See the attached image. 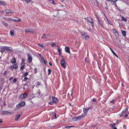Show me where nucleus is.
I'll use <instances>...</instances> for the list:
<instances>
[{
    "label": "nucleus",
    "instance_id": "24",
    "mask_svg": "<svg viewBox=\"0 0 129 129\" xmlns=\"http://www.w3.org/2000/svg\"><path fill=\"white\" fill-rule=\"evenodd\" d=\"M21 114H17V118H16V120H18V119L19 118V117H20V116L21 115Z\"/></svg>",
    "mask_w": 129,
    "mask_h": 129
},
{
    "label": "nucleus",
    "instance_id": "45",
    "mask_svg": "<svg viewBox=\"0 0 129 129\" xmlns=\"http://www.w3.org/2000/svg\"><path fill=\"white\" fill-rule=\"evenodd\" d=\"M92 101H93L94 102H96L97 101L94 98H93L92 99Z\"/></svg>",
    "mask_w": 129,
    "mask_h": 129
},
{
    "label": "nucleus",
    "instance_id": "50",
    "mask_svg": "<svg viewBox=\"0 0 129 129\" xmlns=\"http://www.w3.org/2000/svg\"><path fill=\"white\" fill-rule=\"evenodd\" d=\"M37 85L38 86L40 85L41 83L40 82H38L37 83Z\"/></svg>",
    "mask_w": 129,
    "mask_h": 129
},
{
    "label": "nucleus",
    "instance_id": "8",
    "mask_svg": "<svg viewBox=\"0 0 129 129\" xmlns=\"http://www.w3.org/2000/svg\"><path fill=\"white\" fill-rule=\"evenodd\" d=\"M73 119L74 120H75L76 121L78 120H79L80 119H82V118L80 116H79L78 117H74L73 118Z\"/></svg>",
    "mask_w": 129,
    "mask_h": 129
},
{
    "label": "nucleus",
    "instance_id": "39",
    "mask_svg": "<svg viewBox=\"0 0 129 129\" xmlns=\"http://www.w3.org/2000/svg\"><path fill=\"white\" fill-rule=\"evenodd\" d=\"M37 69L36 68H35L34 69V73H35V74H36L37 73Z\"/></svg>",
    "mask_w": 129,
    "mask_h": 129
},
{
    "label": "nucleus",
    "instance_id": "19",
    "mask_svg": "<svg viewBox=\"0 0 129 129\" xmlns=\"http://www.w3.org/2000/svg\"><path fill=\"white\" fill-rule=\"evenodd\" d=\"M4 19L7 21H12V19L10 18H4Z\"/></svg>",
    "mask_w": 129,
    "mask_h": 129
},
{
    "label": "nucleus",
    "instance_id": "57",
    "mask_svg": "<svg viewBox=\"0 0 129 129\" xmlns=\"http://www.w3.org/2000/svg\"><path fill=\"white\" fill-rule=\"evenodd\" d=\"M3 88V87L2 86H0V90H1Z\"/></svg>",
    "mask_w": 129,
    "mask_h": 129
},
{
    "label": "nucleus",
    "instance_id": "29",
    "mask_svg": "<svg viewBox=\"0 0 129 129\" xmlns=\"http://www.w3.org/2000/svg\"><path fill=\"white\" fill-rule=\"evenodd\" d=\"M106 18L107 19V22H108V23L110 25H112V23L111 22V21H110L109 20H108V19L106 17Z\"/></svg>",
    "mask_w": 129,
    "mask_h": 129
},
{
    "label": "nucleus",
    "instance_id": "28",
    "mask_svg": "<svg viewBox=\"0 0 129 129\" xmlns=\"http://www.w3.org/2000/svg\"><path fill=\"white\" fill-rule=\"evenodd\" d=\"M2 23L3 24H4L5 26L8 27V25L7 23H5L4 21H2Z\"/></svg>",
    "mask_w": 129,
    "mask_h": 129
},
{
    "label": "nucleus",
    "instance_id": "58",
    "mask_svg": "<svg viewBox=\"0 0 129 129\" xmlns=\"http://www.w3.org/2000/svg\"><path fill=\"white\" fill-rule=\"evenodd\" d=\"M96 18H97V20H98V21L99 20H100L99 19V18H98V17H97V16L96 15Z\"/></svg>",
    "mask_w": 129,
    "mask_h": 129
},
{
    "label": "nucleus",
    "instance_id": "21",
    "mask_svg": "<svg viewBox=\"0 0 129 129\" xmlns=\"http://www.w3.org/2000/svg\"><path fill=\"white\" fill-rule=\"evenodd\" d=\"M14 30H12V29L10 31V34L12 36H14Z\"/></svg>",
    "mask_w": 129,
    "mask_h": 129
},
{
    "label": "nucleus",
    "instance_id": "37",
    "mask_svg": "<svg viewBox=\"0 0 129 129\" xmlns=\"http://www.w3.org/2000/svg\"><path fill=\"white\" fill-rule=\"evenodd\" d=\"M28 75V73L27 72H26L25 73H24L23 74V76H27Z\"/></svg>",
    "mask_w": 129,
    "mask_h": 129
},
{
    "label": "nucleus",
    "instance_id": "23",
    "mask_svg": "<svg viewBox=\"0 0 129 129\" xmlns=\"http://www.w3.org/2000/svg\"><path fill=\"white\" fill-rule=\"evenodd\" d=\"M121 32L123 35L124 37H125L126 36V32L125 31L123 30H121Z\"/></svg>",
    "mask_w": 129,
    "mask_h": 129
},
{
    "label": "nucleus",
    "instance_id": "3",
    "mask_svg": "<svg viewBox=\"0 0 129 129\" xmlns=\"http://www.w3.org/2000/svg\"><path fill=\"white\" fill-rule=\"evenodd\" d=\"M27 56L28 57V62L29 63H30L32 61V57L31 55H30V54H28L27 55Z\"/></svg>",
    "mask_w": 129,
    "mask_h": 129
},
{
    "label": "nucleus",
    "instance_id": "13",
    "mask_svg": "<svg viewBox=\"0 0 129 129\" xmlns=\"http://www.w3.org/2000/svg\"><path fill=\"white\" fill-rule=\"evenodd\" d=\"M91 108V107H89L86 109L84 108L83 109V111L85 113H87V111Z\"/></svg>",
    "mask_w": 129,
    "mask_h": 129
},
{
    "label": "nucleus",
    "instance_id": "12",
    "mask_svg": "<svg viewBox=\"0 0 129 129\" xmlns=\"http://www.w3.org/2000/svg\"><path fill=\"white\" fill-rule=\"evenodd\" d=\"M85 19H87V21L90 23L93 21L92 18L90 17H87V18H86Z\"/></svg>",
    "mask_w": 129,
    "mask_h": 129
},
{
    "label": "nucleus",
    "instance_id": "60",
    "mask_svg": "<svg viewBox=\"0 0 129 129\" xmlns=\"http://www.w3.org/2000/svg\"><path fill=\"white\" fill-rule=\"evenodd\" d=\"M13 78V77H12L10 78L9 79V80L11 81V80H12V79Z\"/></svg>",
    "mask_w": 129,
    "mask_h": 129
},
{
    "label": "nucleus",
    "instance_id": "18",
    "mask_svg": "<svg viewBox=\"0 0 129 129\" xmlns=\"http://www.w3.org/2000/svg\"><path fill=\"white\" fill-rule=\"evenodd\" d=\"M6 4L5 2L3 1H0V5L4 6L6 5Z\"/></svg>",
    "mask_w": 129,
    "mask_h": 129
},
{
    "label": "nucleus",
    "instance_id": "4",
    "mask_svg": "<svg viewBox=\"0 0 129 129\" xmlns=\"http://www.w3.org/2000/svg\"><path fill=\"white\" fill-rule=\"evenodd\" d=\"M60 64L63 68H65L66 67V63L63 59H61V61Z\"/></svg>",
    "mask_w": 129,
    "mask_h": 129
},
{
    "label": "nucleus",
    "instance_id": "36",
    "mask_svg": "<svg viewBox=\"0 0 129 129\" xmlns=\"http://www.w3.org/2000/svg\"><path fill=\"white\" fill-rule=\"evenodd\" d=\"M73 127V126H66L65 127V128H69Z\"/></svg>",
    "mask_w": 129,
    "mask_h": 129
},
{
    "label": "nucleus",
    "instance_id": "31",
    "mask_svg": "<svg viewBox=\"0 0 129 129\" xmlns=\"http://www.w3.org/2000/svg\"><path fill=\"white\" fill-rule=\"evenodd\" d=\"M99 23L101 25H102V26H103V23L100 20H99L98 21Z\"/></svg>",
    "mask_w": 129,
    "mask_h": 129
},
{
    "label": "nucleus",
    "instance_id": "47",
    "mask_svg": "<svg viewBox=\"0 0 129 129\" xmlns=\"http://www.w3.org/2000/svg\"><path fill=\"white\" fill-rule=\"evenodd\" d=\"M55 43L54 42H52L51 43V45L53 47L54 46H55Z\"/></svg>",
    "mask_w": 129,
    "mask_h": 129
},
{
    "label": "nucleus",
    "instance_id": "22",
    "mask_svg": "<svg viewBox=\"0 0 129 129\" xmlns=\"http://www.w3.org/2000/svg\"><path fill=\"white\" fill-rule=\"evenodd\" d=\"M17 19H12V21L13 20L15 22H19L20 21V19L17 18Z\"/></svg>",
    "mask_w": 129,
    "mask_h": 129
},
{
    "label": "nucleus",
    "instance_id": "41",
    "mask_svg": "<svg viewBox=\"0 0 129 129\" xmlns=\"http://www.w3.org/2000/svg\"><path fill=\"white\" fill-rule=\"evenodd\" d=\"M27 3H30L31 0H24Z\"/></svg>",
    "mask_w": 129,
    "mask_h": 129
},
{
    "label": "nucleus",
    "instance_id": "6",
    "mask_svg": "<svg viewBox=\"0 0 129 129\" xmlns=\"http://www.w3.org/2000/svg\"><path fill=\"white\" fill-rule=\"evenodd\" d=\"M16 62V59L15 57H13L10 59V62L11 63H15Z\"/></svg>",
    "mask_w": 129,
    "mask_h": 129
},
{
    "label": "nucleus",
    "instance_id": "1",
    "mask_svg": "<svg viewBox=\"0 0 129 129\" xmlns=\"http://www.w3.org/2000/svg\"><path fill=\"white\" fill-rule=\"evenodd\" d=\"M82 37L83 39L86 40L89 39L87 34L85 32L82 33Z\"/></svg>",
    "mask_w": 129,
    "mask_h": 129
},
{
    "label": "nucleus",
    "instance_id": "34",
    "mask_svg": "<svg viewBox=\"0 0 129 129\" xmlns=\"http://www.w3.org/2000/svg\"><path fill=\"white\" fill-rule=\"evenodd\" d=\"M86 115V114H83L80 116L82 118H83V117H84V116H85Z\"/></svg>",
    "mask_w": 129,
    "mask_h": 129
},
{
    "label": "nucleus",
    "instance_id": "55",
    "mask_svg": "<svg viewBox=\"0 0 129 129\" xmlns=\"http://www.w3.org/2000/svg\"><path fill=\"white\" fill-rule=\"evenodd\" d=\"M49 64L51 66H52V63L51 62H49Z\"/></svg>",
    "mask_w": 129,
    "mask_h": 129
},
{
    "label": "nucleus",
    "instance_id": "20",
    "mask_svg": "<svg viewBox=\"0 0 129 129\" xmlns=\"http://www.w3.org/2000/svg\"><path fill=\"white\" fill-rule=\"evenodd\" d=\"M4 47H5V46H4L1 48L2 50L1 51V52L2 53H4L6 50L5 48Z\"/></svg>",
    "mask_w": 129,
    "mask_h": 129
},
{
    "label": "nucleus",
    "instance_id": "43",
    "mask_svg": "<svg viewBox=\"0 0 129 129\" xmlns=\"http://www.w3.org/2000/svg\"><path fill=\"white\" fill-rule=\"evenodd\" d=\"M28 79V78L26 77H25L23 81H26Z\"/></svg>",
    "mask_w": 129,
    "mask_h": 129
},
{
    "label": "nucleus",
    "instance_id": "9",
    "mask_svg": "<svg viewBox=\"0 0 129 129\" xmlns=\"http://www.w3.org/2000/svg\"><path fill=\"white\" fill-rule=\"evenodd\" d=\"M27 96V95L24 94H22L20 95L19 97V98L21 99H23L26 97Z\"/></svg>",
    "mask_w": 129,
    "mask_h": 129
},
{
    "label": "nucleus",
    "instance_id": "54",
    "mask_svg": "<svg viewBox=\"0 0 129 129\" xmlns=\"http://www.w3.org/2000/svg\"><path fill=\"white\" fill-rule=\"evenodd\" d=\"M127 116L128 114H126L125 115V117L126 118L127 117Z\"/></svg>",
    "mask_w": 129,
    "mask_h": 129
},
{
    "label": "nucleus",
    "instance_id": "46",
    "mask_svg": "<svg viewBox=\"0 0 129 129\" xmlns=\"http://www.w3.org/2000/svg\"><path fill=\"white\" fill-rule=\"evenodd\" d=\"M17 81V79L16 78H15L13 79V81L14 82H15Z\"/></svg>",
    "mask_w": 129,
    "mask_h": 129
},
{
    "label": "nucleus",
    "instance_id": "40",
    "mask_svg": "<svg viewBox=\"0 0 129 129\" xmlns=\"http://www.w3.org/2000/svg\"><path fill=\"white\" fill-rule=\"evenodd\" d=\"M39 55L41 57V59L42 60H44L43 57L40 54H39Z\"/></svg>",
    "mask_w": 129,
    "mask_h": 129
},
{
    "label": "nucleus",
    "instance_id": "11",
    "mask_svg": "<svg viewBox=\"0 0 129 129\" xmlns=\"http://www.w3.org/2000/svg\"><path fill=\"white\" fill-rule=\"evenodd\" d=\"M4 48H5L6 50H7L10 52H12V49L10 48H11V47H9L8 46H5Z\"/></svg>",
    "mask_w": 129,
    "mask_h": 129
},
{
    "label": "nucleus",
    "instance_id": "26",
    "mask_svg": "<svg viewBox=\"0 0 129 129\" xmlns=\"http://www.w3.org/2000/svg\"><path fill=\"white\" fill-rule=\"evenodd\" d=\"M111 3L113 5L117 6L116 3L115 1H111Z\"/></svg>",
    "mask_w": 129,
    "mask_h": 129
},
{
    "label": "nucleus",
    "instance_id": "16",
    "mask_svg": "<svg viewBox=\"0 0 129 129\" xmlns=\"http://www.w3.org/2000/svg\"><path fill=\"white\" fill-rule=\"evenodd\" d=\"M11 113L10 112H9L8 111H4L2 112V114L3 115H4V114H11Z\"/></svg>",
    "mask_w": 129,
    "mask_h": 129
},
{
    "label": "nucleus",
    "instance_id": "2",
    "mask_svg": "<svg viewBox=\"0 0 129 129\" xmlns=\"http://www.w3.org/2000/svg\"><path fill=\"white\" fill-rule=\"evenodd\" d=\"M33 29L32 28H28L25 29V33H33Z\"/></svg>",
    "mask_w": 129,
    "mask_h": 129
},
{
    "label": "nucleus",
    "instance_id": "32",
    "mask_svg": "<svg viewBox=\"0 0 129 129\" xmlns=\"http://www.w3.org/2000/svg\"><path fill=\"white\" fill-rule=\"evenodd\" d=\"M46 35L44 34H43L42 35V38L43 39H46V38L45 37Z\"/></svg>",
    "mask_w": 129,
    "mask_h": 129
},
{
    "label": "nucleus",
    "instance_id": "49",
    "mask_svg": "<svg viewBox=\"0 0 129 129\" xmlns=\"http://www.w3.org/2000/svg\"><path fill=\"white\" fill-rule=\"evenodd\" d=\"M115 125V124L114 123H113L112 124H111L110 126H111L112 127H114Z\"/></svg>",
    "mask_w": 129,
    "mask_h": 129
},
{
    "label": "nucleus",
    "instance_id": "17",
    "mask_svg": "<svg viewBox=\"0 0 129 129\" xmlns=\"http://www.w3.org/2000/svg\"><path fill=\"white\" fill-rule=\"evenodd\" d=\"M127 110V108H125L124 109V110L123 111H122V112L121 113V115H120L121 116H122L125 113L126 110Z\"/></svg>",
    "mask_w": 129,
    "mask_h": 129
},
{
    "label": "nucleus",
    "instance_id": "42",
    "mask_svg": "<svg viewBox=\"0 0 129 129\" xmlns=\"http://www.w3.org/2000/svg\"><path fill=\"white\" fill-rule=\"evenodd\" d=\"M90 23L91 24V26L92 27H93L94 26V22L92 21H91Z\"/></svg>",
    "mask_w": 129,
    "mask_h": 129
},
{
    "label": "nucleus",
    "instance_id": "15",
    "mask_svg": "<svg viewBox=\"0 0 129 129\" xmlns=\"http://www.w3.org/2000/svg\"><path fill=\"white\" fill-rule=\"evenodd\" d=\"M52 99L53 102L56 103H57L58 102L57 99L54 97H52Z\"/></svg>",
    "mask_w": 129,
    "mask_h": 129
},
{
    "label": "nucleus",
    "instance_id": "30",
    "mask_svg": "<svg viewBox=\"0 0 129 129\" xmlns=\"http://www.w3.org/2000/svg\"><path fill=\"white\" fill-rule=\"evenodd\" d=\"M121 20L123 21H127V19L126 18H125L124 17L122 16V17Z\"/></svg>",
    "mask_w": 129,
    "mask_h": 129
},
{
    "label": "nucleus",
    "instance_id": "10",
    "mask_svg": "<svg viewBox=\"0 0 129 129\" xmlns=\"http://www.w3.org/2000/svg\"><path fill=\"white\" fill-rule=\"evenodd\" d=\"M5 12L7 14L12 13H14L13 11L9 9H6L5 10Z\"/></svg>",
    "mask_w": 129,
    "mask_h": 129
},
{
    "label": "nucleus",
    "instance_id": "25",
    "mask_svg": "<svg viewBox=\"0 0 129 129\" xmlns=\"http://www.w3.org/2000/svg\"><path fill=\"white\" fill-rule=\"evenodd\" d=\"M12 66L14 67V69H17L18 67V65L17 63L13 64Z\"/></svg>",
    "mask_w": 129,
    "mask_h": 129
},
{
    "label": "nucleus",
    "instance_id": "14",
    "mask_svg": "<svg viewBox=\"0 0 129 129\" xmlns=\"http://www.w3.org/2000/svg\"><path fill=\"white\" fill-rule=\"evenodd\" d=\"M25 63L24 62H22L20 66V70L23 71L24 69V67L25 66Z\"/></svg>",
    "mask_w": 129,
    "mask_h": 129
},
{
    "label": "nucleus",
    "instance_id": "44",
    "mask_svg": "<svg viewBox=\"0 0 129 129\" xmlns=\"http://www.w3.org/2000/svg\"><path fill=\"white\" fill-rule=\"evenodd\" d=\"M50 2L52 4H54V1H53V0H49Z\"/></svg>",
    "mask_w": 129,
    "mask_h": 129
},
{
    "label": "nucleus",
    "instance_id": "35",
    "mask_svg": "<svg viewBox=\"0 0 129 129\" xmlns=\"http://www.w3.org/2000/svg\"><path fill=\"white\" fill-rule=\"evenodd\" d=\"M48 75H49L51 74V71L50 69H49L48 70Z\"/></svg>",
    "mask_w": 129,
    "mask_h": 129
},
{
    "label": "nucleus",
    "instance_id": "51",
    "mask_svg": "<svg viewBox=\"0 0 129 129\" xmlns=\"http://www.w3.org/2000/svg\"><path fill=\"white\" fill-rule=\"evenodd\" d=\"M39 45H40L41 46V47H42L43 48H44L45 47V46H44L43 45H41V44H39Z\"/></svg>",
    "mask_w": 129,
    "mask_h": 129
},
{
    "label": "nucleus",
    "instance_id": "64",
    "mask_svg": "<svg viewBox=\"0 0 129 129\" xmlns=\"http://www.w3.org/2000/svg\"><path fill=\"white\" fill-rule=\"evenodd\" d=\"M114 29L115 30V33H117V31H116L115 29Z\"/></svg>",
    "mask_w": 129,
    "mask_h": 129
},
{
    "label": "nucleus",
    "instance_id": "62",
    "mask_svg": "<svg viewBox=\"0 0 129 129\" xmlns=\"http://www.w3.org/2000/svg\"><path fill=\"white\" fill-rule=\"evenodd\" d=\"M44 60L43 62H44V63H45V64H46V63L45 62V60L44 59V60Z\"/></svg>",
    "mask_w": 129,
    "mask_h": 129
},
{
    "label": "nucleus",
    "instance_id": "61",
    "mask_svg": "<svg viewBox=\"0 0 129 129\" xmlns=\"http://www.w3.org/2000/svg\"><path fill=\"white\" fill-rule=\"evenodd\" d=\"M50 105H52L53 104V103L52 102H50L49 103Z\"/></svg>",
    "mask_w": 129,
    "mask_h": 129
},
{
    "label": "nucleus",
    "instance_id": "48",
    "mask_svg": "<svg viewBox=\"0 0 129 129\" xmlns=\"http://www.w3.org/2000/svg\"><path fill=\"white\" fill-rule=\"evenodd\" d=\"M10 69L11 70H12L14 69V67H13L12 66L10 67Z\"/></svg>",
    "mask_w": 129,
    "mask_h": 129
},
{
    "label": "nucleus",
    "instance_id": "63",
    "mask_svg": "<svg viewBox=\"0 0 129 129\" xmlns=\"http://www.w3.org/2000/svg\"><path fill=\"white\" fill-rule=\"evenodd\" d=\"M114 55L116 57H117V58L118 57V56L116 54Z\"/></svg>",
    "mask_w": 129,
    "mask_h": 129
},
{
    "label": "nucleus",
    "instance_id": "5",
    "mask_svg": "<svg viewBox=\"0 0 129 129\" xmlns=\"http://www.w3.org/2000/svg\"><path fill=\"white\" fill-rule=\"evenodd\" d=\"M25 105V103L24 102H22L16 105V107L18 108L21 107V106H24Z\"/></svg>",
    "mask_w": 129,
    "mask_h": 129
},
{
    "label": "nucleus",
    "instance_id": "38",
    "mask_svg": "<svg viewBox=\"0 0 129 129\" xmlns=\"http://www.w3.org/2000/svg\"><path fill=\"white\" fill-rule=\"evenodd\" d=\"M110 50L111 51L112 53L114 55L116 53L114 52L113 51V50L112 49H110Z\"/></svg>",
    "mask_w": 129,
    "mask_h": 129
},
{
    "label": "nucleus",
    "instance_id": "53",
    "mask_svg": "<svg viewBox=\"0 0 129 129\" xmlns=\"http://www.w3.org/2000/svg\"><path fill=\"white\" fill-rule=\"evenodd\" d=\"M7 74V72L6 71H5L3 74L4 75H6Z\"/></svg>",
    "mask_w": 129,
    "mask_h": 129
},
{
    "label": "nucleus",
    "instance_id": "56",
    "mask_svg": "<svg viewBox=\"0 0 129 129\" xmlns=\"http://www.w3.org/2000/svg\"><path fill=\"white\" fill-rule=\"evenodd\" d=\"M85 61H86V62H87L88 61V59L86 58H85Z\"/></svg>",
    "mask_w": 129,
    "mask_h": 129
},
{
    "label": "nucleus",
    "instance_id": "52",
    "mask_svg": "<svg viewBox=\"0 0 129 129\" xmlns=\"http://www.w3.org/2000/svg\"><path fill=\"white\" fill-rule=\"evenodd\" d=\"M110 102L112 103H113L114 102V100H112L110 101Z\"/></svg>",
    "mask_w": 129,
    "mask_h": 129
},
{
    "label": "nucleus",
    "instance_id": "59",
    "mask_svg": "<svg viewBox=\"0 0 129 129\" xmlns=\"http://www.w3.org/2000/svg\"><path fill=\"white\" fill-rule=\"evenodd\" d=\"M3 120H2L1 119H0V123H1L2 122Z\"/></svg>",
    "mask_w": 129,
    "mask_h": 129
},
{
    "label": "nucleus",
    "instance_id": "33",
    "mask_svg": "<svg viewBox=\"0 0 129 129\" xmlns=\"http://www.w3.org/2000/svg\"><path fill=\"white\" fill-rule=\"evenodd\" d=\"M52 115L53 117H55V118H56V114L54 112H53L52 113Z\"/></svg>",
    "mask_w": 129,
    "mask_h": 129
},
{
    "label": "nucleus",
    "instance_id": "27",
    "mask_svg": "<svg viewBox=\"0 0 129 129\" xmlns=\"http://www.w3.org/2000/svg\"><path fill=\"white\" fill-rule=\"evenodd\" d=\"M57 50H58V52L59 53V55H60L61 54V51L59 47H58L57 48Z\"/></svg>",
    "mask_w": 129,
    "mask_h": 129
},
{
    "label": "nucleus",
    "instance_id": "7",
    "mask_svg": "<svg viewBox=\"0 0 129 129\" xmlns=\"http://www.w3.org/2000/svg\"><path fill=\"white\" fill-rule=\"evenodd\" d=\"M65 51L66 52L69 54H70V48L69 47L67 46L65 47Z\"/></svg>",
    "mask_w": 129,
    "mask_h": 129
}]
</instances>
